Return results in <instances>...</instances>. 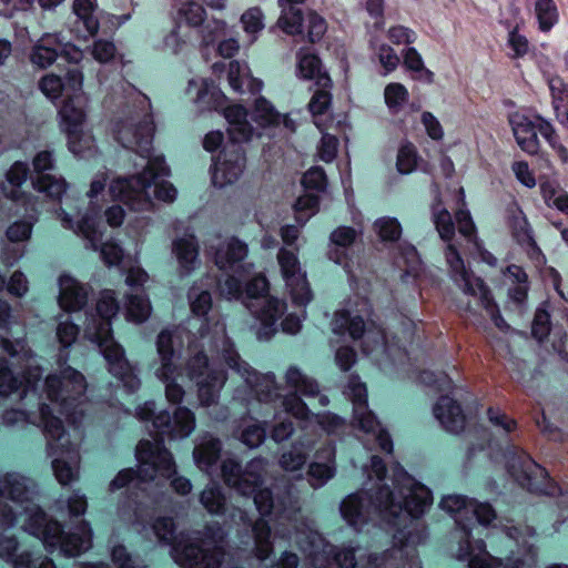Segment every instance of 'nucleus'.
<instances>
[{"instance_id":"nucleus-1","label":"nucleus","mask_w":568,"mask_h":568,"mask_svg":"<svg viewBox=\"0 0 568 568\" xmlns=\"http://www.w3.org/2000/svg\"><path fill=\"white\" fill-rule=\"evenodd\" d=\"M0 395L21 389V399L26 405H37V410L10 409L3 414L8 426L32 424L43 428L47 439V453L52 457V469L57 480L65 486L79 478L80 454L78 445L70 440L60 417L53 409L65 416L72 424H78L84 414V376L68 366L50 374L44 381L45 398L53 406L43 402L38 393L42 371L34 355L23 339L0 341Z\"/></svg>"},{"instance_id":"nucleus-2","label":"nucleus","mask_w":568,"mask_h":568,"mask_svg":"<svg viewBox=\"0 0 568 568\" xmlns=\"http://www.w3.org/2000/svg\"><path fill=\"white\" fill-rule=\"evenodd\" d=\"M267 462L264 458H254L242 469L241 464L234 458H226L221 465V475L224 483L243 496H253L254 504L261 518L252 525L254 538V555L260 560L267 559L273 552L271 542L270 523L265 516H274L277 526L290 525L295 530L296 544L311 559L315 568H355L357 547L343 546L336 548L324 540L308 524L300 520V504L291 491L283 498H273L268 489H261L263 475L266 471ZM276 536L292 538L290 529L276 527Z\"/></svg>"},{"instance_id":"nucleus-3","label":"nucleus","mask_w":568,"mask_h":568,"mask_svg":"<svg viewBox=\"0 0 568 568\" xmlns=\"http://www.w3.org/2000/svg\"><path fill=\"white\" fill-rule=\"evenodd\" d=\"M395 489L396 494L385 485L378 486L374 496L362 490L341 503L343 519L357 531L374 516L394 527L403 525L394 534V547L381 555L371 554L365 568H422L416 546L425 539V534L414 519L432 505V493L403 468L396 474Z\"/></svg>"},{"instance_id":"nucleus-4","label":"nucleus","mask_w":568,"mask_h":568,"mask_svg":"<svg viewBox=\"0 0 568 568\" xmlns=\"http://www.w3.org/2000/svg\"><path fill=\"white\" fill-rule=\"evenodd\" d=\"M440 507L455 519L458 548L457 560L466 562L467 568H535L537 550L535 548V529L530 526H494L488 534L491 549L500 555L491 556L481 539H473V530L486 526L495 519V510L487 503H479L463 495H448L440 501Z\"/></svg>"},{"instance_id":"nucleus-5","label":"nucleus","mask_w":568,"mask_h":568,"mask_svg":"<svg viewBox=\"0 0 568 568\" xmlns=\"http://www.w3.org/2000/svg\"><path fill=\"white\" fill-rule=\"evenodd\" d=\"M153 131V120L148 112L132 114L115 125L116 140L145 161L141 164L142 172L115 179L110 184L112 197L134 211L151 210L154 200L171 203L178 195L174 185L163 180L170 172L164 158L152 155Z\"/></svg>"},{"instance_id":"nucleus-6","label":"nucleus","mask_w":568,"mask_h":568,"mask_svg":"<svg viewBox=\"0 0 568 568\" xmlns=\"http://www.w3.org/2000/svg\"><path fill=\"white\" fill-rule=\"evenodd\" d=\"M36 484L17 473L0 477V526L12 527L23 518L22 528L39 538L50 552L59 550L75 557L92 546V529L82 520L74 531L64 532L60 524L49 520L33 501Z\"/></svg>"},{"instance_id":"nucleus-7","label":"nucleus","mask_w":568,"mask_h":568,"mask_svg":"<svg viewBox=\"0 0 568 568\" xmlns=\"http://www.w3.org/2000/svg\"><path fill=\"white\" fill-rule=\"evenodd\" d=\"M247 253V245L237 237H227L219 243L214 261L220 270L226 272L224 278L219 281V290L227 300H242L261 323L258 339H268L277 331V321L284 314L286 304L267 294L268 281L262 274L254 276L243 290L242 282L252 267V264L244 262Z\"/></svg>"},{"instance_id":"nucleus-8","label":"nucleus","mask_w":568,"mask_h":568,"mask_svg":"<svg viewBox=\"0 0 568 568\" xmlns=\"http://www.w3.org/2000/svg\"><path fill=\"white\" fill-rule=\"evenodd\" d=\"M155 403L150 400L136 408V416L141 420H151L155 434L154 440L142 439L135 450L138 470L126 468L116 475L110 483V491L128 486H139L154 480L156 473L169 476L174 470V460L171 453L164 448V437L182 439L191 435L195 428V416L186 407H178L173 415L168 410L154 413Z\"/></svg>"},{"instance_id":"nucleus-9","label":"nucleus","mask_w":568,"mask_h":568,"mask_svg":"<svg viewBox=\"0 0 568 568\" xmlns=\"http://www.w3.org/2000/svg\"><path fill=\"white\" fill-rule=\"evenodd\" d=\"M432 219L440 239L447 243L445 248V257L449 266L453 281L462 288L466 295L474 297L477 303L485 308L491 321L499 329H508L509 325L500 315L499 310L491 297L489 288L485 285L481 278L475 276L471 272L466 270L457 245L453 242L455 236V223L450 213L446 210L440 201H437L432 206Z\"/></svg>"},{"instance_id":"nucleus-10","label":"nucleus","mask_w":568,"mask_h":568,"mask_svg":"<svg viewBox=\"0 0 568 568\" xmlns=\"http://www.w3.org/2000/svg\"><path fill=\"white\" fill-rule=\"evenodd\" d=\"M119 311V303L112 290L101 292L97 303V317H92L85 328V336L99 346L105 358L109 372L122 382L128 392L139 389L141 382L124 355L123 347L112 337L111 320Z\"/></svg>"},{"instance_id":"nucleus-11","label":"nucleus","mask_w":568,"mask_h":568,"mask_svg":"<svg viewBox=\"0 0 568 568\" xmlns=\"http://www.w3.org/2000/svg\"><path fill=\"white\" fill-rule=\"evenodd\" d=\"M227 132L233 143L223 149L214 162L212 182L217 187L235 183L244 172L246 159L241 142L251 140L260 132L247 121V112L242 105H230L224 110Z\"/></svg>"},{"instance_id":"nucleus-12","label":"nucleus","mask_w":568,"mask_h":568,"mask_svg":"<svg viewBox=\"0 0 568 568\" xmlns=\"http://www.w3.org/2000/svg\"><path fill=\"white\" fill-rule=\"evenodd\" d=\"M217 358L243 379L256 400L273 403L280 398V386L275 382V375L258 374L241 358L234 344L225 335L220 341Z\"/></svg>"},{"instance_id":"nucleus-13","label":"nucleus","mask_w":568,"mask_h":568,"mask_svg":"<svg viewBox=\"0 0 568 568\" xmlns=\"http://www.w3.org/2000/svg\"><path fill=\"white\" fill-rule=\"evenodd\" d=\"M345 394L353 404V422L358 429H361L367 438L364 439V445L368 449L374 447L381 448L383 452L392 453L393 442L389 434L382 428L375 415L367 407V390L357 376L349 378Z\"/></svg>"},{"instance_id":"nucleus-14","label":"nucleus","mask_w":568,"mask_h":568,"mask_svg":"<svg viewBox=\"0 0 568 568\" xmlns=\"http://www.w3.org/2000/svg\"><path fill=\"white\" fill-rule=\"evenodd\" d=\"M371 310L366 301H362V308L358 311H337L332 321V331L336 335H348L356 341L362 338V349L368 354L378 348H385L384 331L373 322L367 323L364 316H369Z\"/></svg>"},{"instance_id":"nucleus-15","label":"nucleus","mask_w":568,"mask_h":568,"mask_svg":"<svg viewBox=\"0 0 568 568\" xmlns=\"http://www.w3.org/2000/svg\"><path fill=\"white\" fill-rule=\"evenodd\" d=\"M174 332L163 329L156 339V352L160 366L155 369L156 378L164 384L165 397L171 404H180L185 395L184 388L178 382L182 377V371L174 363Z\"/></svg>"},{"instance_id":"nucleus-16","label":"nucleus","mask_w":568,"mask_h":568,"mask_svg":"<svg viewBox=\"0 0 568 568\" xmlns=\"http://www.w3.org/2000/svg\"><path fill=\"white\" fill-rule=\"evenodd\" d=\"M507 470L521 487L529 491L554 496L559 490L550 481L547 470L523 450H514L508 456Z\"/></svg>"},{"instance_id":"nucleus-17","label":"nucleus","mask_w":568,"mask_h":568,"mask_svg":"<svg viewBox=\"0 0 568 568\" xmlns=\"http://www.w3.org/2000/svg\"><path fill=\"white\" fill-rule=\"evenodd\" d=\"M186 371L189 378L196 383L201 405L211 406L215 404L226 381L225 373L211 367L207 357L203 353H197L190 358Z\"/></svg>"},{"instance_id":"nucleus-18","label":"nucleus","mask_w":568,"mask_h":568,"mask_svg":"<svg viewBox=\"0 0 568 568\" xmlns=\"http://www.w3.org/2000/svg\"><path fill=\"white\" fill-rule=\"evenodd\" d=\"M74 202H78V200L68 197L64 202L65 206H60L57 210L58 219L64 229L81 235L88 241L90 247L97 250L102 240V230L97 221L98 210L92 206L82 214Z\"/></svg>"},{"instance_id":"nucleus-19","label":"nucleus","mask_w":568,"mask_h":568,"mask_svg":"<svg viewBox=\"0 0 568 568\" xmlns=\"http://www.w3.org/2000/svg\"><path fill=\"white\" fill-rule=\"evenodd\" d=\"M277 262L293 304L302 307L306 306L312 301L313 293L306 272L302 270L296 253L282 247L277 253Z\"/></svg>"},{"instance_id":"nucleus-20","label":"nucleus","mask_w":568,"mask_h":568,"mask_svg":"<svg viewBox=\"0 0 568 568\" xmlns=\"http://www.w3.org/2000/svg\"><path fill=\"white\" fill-rule=\"evenodd\" d=\"M87 99L83 94H73L64 100L59 110L60 125L68 136V148L72 153H79V141L84 140L87 145L92 142V135L83 130L85 122Z\"/></svg>"},{"instance_id":"nucleus-21","label":"nucleus","mask_w":568,"mask_h":568,"mask_svg":"<svg viewBox=\"0 0 568 568\" xmlns=\"http://www.w3.org/2000/svg\"><path fill=\"white\" fill-rule=\"evenodd\" d=\"M54 163L55 159L52 151H39L32 160L36 176L32 178L31 182L36 191L45 194L52 200H60L67 191L68 183L62 176L47 173V171H51L54 168Z\"/></svg>"},{"instance_id":"nucleus-22","label":"nucleus","mask_w":568,"mask_h":568,"mask_svg":"<svg viewBox=\"0 0 568 568\" xmlns=\"http://www.w3.org/2000/svg\"><path fill=\"white\" fill-rule=\"evenodd\" d=\"M282 406L286 413L293 415L296 419L307 423L315 418L316 423L327 434H338L344 429L345 420L337 415L331 413L313 415L306 404L296 395L290 394L281 400Z\"/></svg>"},{"instance_id":"nucleus-23","label":"nucleus","mask_w":568,"mask_h":568,"mask_svg":"<svg viewBox=\"0 0 568 568\" xmlns=\"http://www.w3.org/2000/svg\"><path fill=\"white\" fill-rule=\"evenodd\" d=\"M335 447L327 444L316 452L315 462L308 466V483L315 489L321 488L335 476Z\"/></svg>"},{"instance_id":"nucleus-24","label":"nucleus","mask_w":568,"mask_h":568,"mask_svg":"<svg viewBox=\"0 0 568 568\" xmlns=\"http://www.w3.org/2000/svg\"><path fill=\"white\" fill-rule=\"evenodd\" d=\"M222 450L221 442L213 437L211 434H204L200 437L193 449V458L196 467L213 476L217 471V460L220 459Z\"/></svg>"},{"instance_id":"nucleus-25","label":"nucleus","mask_w":568,"mask_h":568,"mask_svg":"<svg viewBox=\"0 0 568 568\" xmlns=\"http://www.w3.org/2000/svg\"><path fill=\"white\" fill-rule=\"evenodd\" d=\"M433 414L448 433L458 434L465 427V415L460 405L449 396H442L433 407Z\"/></svg>"},{"instance_id":"nucleus-26","label":"nucleus","mask_w":568,"mask_h":568,"mask_svg":"<svg viewBox=\"0 0 568 568\" xmlns=\"http://www.w3.org/2000/svg\"><path fill=\"white\" fill-rule=\"evenodd\" d=\"M509 123L517 144L528 154H536L539 150L535 123L521 112H515L509 116Z\"/></svg>"},{"instance_id":"nucleus-27","label":"nucleus","mask_w":568,"mask_h":568,"mask_svg":"<svg viewBox=\"0 0 568 568\" xmlns=\"http://www.w3.org/2000/svg\"><path fill=\"white\" fill-rule=\"evenodd\" d=\"M172 251L179 263L181 275H189L199 264V244L192 233H184L172 243Z\"/></svg>"},{"instance_id":"nucleus-28","label":"nucleus","mask_w":568,"mask_h":568,"mask_svg":"<svg viewBox=\"0 0 568 568\" xmlns=\"http://www.w3.org/2000/svg\"><path fill=\"white\" fill-rule=\"evenodd\" d=\"M59 305L68 312L80 311L88 301V291L75 278L62 275L59 278Z\"/></svg>"},{"instance_id":"nucleus-29","label":"nucleus","mask_w":568,"mask_h":568,"mask_svg":"<svg viewBox=\"0 0 568 568\" xmlns=\"http://www.w3.org/2000/svg\"><path fill=\"white\" fill-rule=\"evenodd\" d=\"M61 39L57 33L43 34L33 45L30 60L39 68L50 67L58 58Z\"/></svg>"},{"instance_id":"nucleus-30","label":"nucleus","mask_w":568,"mask_h":568,"mask_svg":"<svg viewBox=\"0 0 568 568\" xmlns=\"http://www.w3.org/2000/svg\"><path fill=\"white\" fill-rule=\"evenodd\" d=\"M17 547L18 542L13 537L0 535V558L12 561L13 568H31V566H34V568H55L54 562L49 558H43L37 567L30 552H22L14 557Z\"/></svg>"},{"instance_id":"nucleus-31","label":"nucleus","mask_w":568,"mask_h":568,"mask_svg":"<svg viewBox=\"0 0 568 568\" xmlns=\"http://www.w3.org/2000/svg\"><path fill=\"white\" fill-rule=\"evenodd\" d=\"M227 79L232 89L240 93L246 90L252 93H257L263 88V82L252 77L250 68L245 62H230Z\"/></svg>"},{"instance_id":"nucleus-32","label":"nucleus","mask_w":568,"mask_h":568,"mask_svg":"<svg viewBox=\"0 0 568 568\" xmlns=\"http://www.w3.org/2000/svg\"><path fill=\"white\" fill-rule=\"evenodd\" d=\"M196 90L195 102L202 110L217 109L222 105L224 94L215 85L214 81L209 79L191 80L189 91Z\"/></svg>"},{"instance_id":"nucleus-33","label":"nucleus","mask_w":568,"mask_h":568,"mask_svg":"<svg viewBox=\"0 0 568 568\" xmlns=\"http://www.w3.org/2000/svg\"><path fill=\"white\" fill-rule=\"evenodd\" d=\"M286 385L307 397L318 396L321 406H327L329 399L320 395L318 384L307 375L303 374L296 366H291L285 374Z\"/></svg>"},{"instance_id":"nucleus-34","label":"nucleus","mask_w":568,"mask_h":568,"mask_svg":"<svg viewBox=\"0 0 568 568\" xmlns=\"http://www.w3.org/2000/svg\"><path fill=\"white\" fill-rule=\"evenodd\" d=\"M298 75L306 80H315L317 87L329 88L331 78L321 69L320 59L312 53L300 51L297 53Z\"/></svg>"},{"instance_id":"nucleus-35","label":"nucleus","mask_w":568,"mask_h":568,"mask_svg":"<svg viewBox=\"0 0 568 568\" xmlns=\"http://www.w3.org/2000/svg\"><path fill=\"white\" fill-rule=\"evenodd\" d=\"M253 120L261 128L277 126L282 123L291 131L294 130L293 121L287 115L277 112L263 97L257 98L255 101Z\"/></svg>"},{"instance_id":"nucleus-36","label":"nucleus","mask_w":568,"mask_h":568,"mask_svg":"<svg viewBox=\"0 0 568 568\" xmlns=\"http://www.w3.org/2000/svg\"><path fill=\"white\" fill-rule=\"evenodd\" d=\"M357 231L349 226H339L331 234L332 247L328 251V258L336 264L346 266V250L355 242Z\"/></svg>"},{"instance_id":"nucleus-37","label":"nucleus","mask_w":568,"mask_h":568,"mask_svg":"<svg viewBox=\"0 0 568 568\" xmlns=\"http://www.w3.org/2000/svg\"><path fill=\"white\" fill-rule=\"evenodd\" d=\"M504 276L506 283L509 285V298L518 305H523L527 300L529 290L527 273L521 266L511 264L504 271Z\"/></svg>"},{"instance_id":"nucleus-38","label":"nucleus","mask_w":568,"mask_h":568,"mask_svg":"<svg viewBox=\"0 0 568 568\" xmlns=\"http://www.w3.org/2000/svg\"><path fill=\"white\" fill-rule=\"evenodd\" d=\"M95 4L92 0H74L73 2V12L77 16L75 28L80 31V27L85 29V34L82 37L84 39L89 37H93L98 33L99 30V21L94 17Z\"/></svg>"},{"instance_id":"nucleus-39","label":"nucleus","mask_w":568,"mask_h":568,"mask_svg":"<svg viewBox=\"0 0 568 568\" xmlns=\"http://www.w3.org/2000/svg\"><path fill=\"white\" fill-rule=\"evenodd\" d=\"M28 176V164L21 161L14 162L7 172V184L2 185V191L6 196L13 201L20 200L22 195L20 187L27 181Z\"/></svg>"},{"instance_id":"nucleus-40","label":"nucleus","mask_w":568,"mask_h":568,"mask_svg":"<svg viewBox=\"0 0 568 568\" xmlns=\"http://www.w3.org/2000/svg\"><path fill=\"white\" fill-rule=\"evenodd\" d=\"M312 443L297 442L292 448L284 453L280 458V465L285 471H300L307 459V452L311 449Z\"/></svg>"},{"instance_id":"nucleus-41","label":"nucleus","mask_w":568,"mask_h":568,"mask_svg":"<svg viewBox=\"0 0 568 568\" xmlns=\"http://www.w3.org/2000/svg\"><path fill=\"white\" fill-rule=\"evenodd\" d=\"M538 28L542 32H549L559 20V13L554 0H537L534 7Z\"/></svg>"},{"instance_id":"nucleus-42","label":"nucleus","mask_w":568,"mask_h":568,"mask_svg":"<svg viewBox=\"0 0 568 568\" xmlns=\"http://www.w3.org/2000/svg\"><path fill=\"white\" fill-rule=\"evenodd\" d=\"M281 16L277 20V27L286 34H300L302 32L303 16L300 8L296 6H287L281 2Z\"/></svg>"},{"instance_id":"nucleus-43","label":"nucleus","mask_w":568,"mask_h":568,"mask_svg":"<svg viewBox=\"0 0 568 568\" xmlns=\"http://www.w3.org/2000/svg\"><path fill=\"white\" fill-rule=\"evenodd\" d=\"M240 21L248 39V44L254 43L265 27L263 11L258 7H252L243 12Z\"/></svg>"},{"instance_id":"nucleus-44","label":"nucleus","mask_w":568,"mask_h":568,"mask_svg":"<svg viewBox=\"0 0 568 568\" xmlns=\"http://www.w3.org/2000/svg\"><path fill=\"white\" fill-rule=\"evenodd\" d=\"M126 318L134 323H142L151 315V304L149 298L142 294H131L126 301Z\"/></svg>"},{"instance_id":"nucleus-45","label":"nucleus","mask_w":568,"mask_h":568,"mask_svg":"<svg viewBox=\"0 0 568 568\" xmlns=\"http://www.w3.org/2000/svg\"><path fill=\"white\" fill-rule=\"evenodd\" d=\"M200 503L212 515H220L224 511L225 497L217 483L209 484L200 495Z\"/></svg>"},{"instance_id":"nucleus-46","label":"nucleus","mask_w":568,"mask_h":568,"mask_svg":"<svg viewBox=\"0 0 568 568\" xmlns=\"http://www.w3.org/2000/svg\"><path fill=\"white\" fill-rule=\"evenodd\" d=\"M206 18V11L202 4L195 1L183 2L178 9L176 21L185 22L189 27L197 28L202 26Z\"/></svg>"},{"instance_id":"nucleus-47","label":"nucleus","mask_w":568,"mask_h":568,"mask_svg":"<svg viewBox=\"0 0 568 568\" xmlns=\"http://www.w3.org/2000/svg\"><path fill=\"white\" fill-rule=\"evenodd\" d=\"M548 84L555 115L561 119V115L568 112V84L558 77L551 78Z\"/></svg>"},{"instance_id":"nucleus-48","label":"nucleus","mask_w":568,"mask_h":568,"mask_svg":"<svg viewBox=\"0 0 568 568\" xmlns=\"http://www.w3.org/2000/svg\"><path fill=\"white\" fill-rule=\"evenodd\" d=\"M404 67L414 73V79L423 81L425 83H432L434 81V73L425 68L424 61L420 54L415 48H407L404 51Z\"/></svg>"},{"instance_id":"nucleus-49","label":"nucleus","mask_w":568,"mask_h":568,"mask_svg":"<svg viewBox=\"0 0 568 568\" xmlns=\"http://www.w3.org/2000/svg\"><path fill=\"white\" fill-rule=\"evenodd\" d=\"M385 103L392 114H397L409 99L407 89L397 82L389 83L384 90Z\"/></svg>"},{"instance_id":"nucleus-50","label":"nucleus","mask_w":568,"mask_h":568,"mask_svg":"<svg viewBox=\"0 0 568 568\" xmlns=\"http://www.w3.org/2000/svg\"><path fill=\"white\" fill-rule=\"evenodd\" d=\"M37 221V214H30L26 220L13 222L7 229V239L12 243L28 241L32 234V229Z\"/></svg>"},{"instance_id":"nucleus-51","label":"nucleus","mask_w":568,"mask_h":568,"mask_svg":"<svg viewBox=\"0 0 568 568\" xmlns=\"http://www.w3.org/2000/svg\"><path fill=\"white\" fill-rule=\"evenodd\" d=\"M510 226L514 237L520 245L536 246L529 223L521 211L513 215Z\"/></svg>"},{"instance_id":"nucleus-52","label":"nucleus","mask_w":568,"mask_h":568,"mask_svg":"<svg viewBox=\"0 0 568 568\" xmlns=\"http://www.w3.org/2000/svg\"><path fill=\"white\" fill-rule=\"evenodd\" d=\"M374 227L384 242L397 241L402 235V226L397 219L384 216L375 221Z\"/></svg>"},{"instance_id":"nucleus-53","label":"nucleus","mask_w":568,"mask_h":568,"mask_svg":"<svg viewBox=\"0 0 568 568\" xmlns=\"http://www.w3.org/2000/svg\"><path fill=\"white\" fill-rule=\"evenodd\" d=\"M189 300L192 312L197 316H204L211 310L212 297L209 291L194 285L189 291Z\"/></svg>"},{"instance_id":"nucleus-54","label":"nucleus","mask_w":568,"mask_h":568,"mask_svg":"<svg viewBox=\"0 0 568 568\" xmlns=\"http://www.w3.org/2000/svg\"><path fill=\"white\" fill-rule=\"evenodd\" d=\"M318 207V196L312 193H306L300 196L294 205L296 220L298 223L304 224L308 219L314 215Z\"/></svg>"},{"instance_id":"nucleus-55","label":"nucleus","mask_w":568,"mask_h":568,"mask_svg":"<svg viewBox=\"0 0 568 568\" xmlns=\"http://www.w3.org/2000/svg\"><path fill=\"white\" fill-rule=\"evenodd\" d=\"M417 165L416 148L412 143H405L400 146L397 154L396 166L400 174L412 173Z\"/></svg>"},{"instance_id":"nucleus-56","label":"nucleus","mask_w":568,"mask_h":568,"mask_svg":"<svg viewBox=\"0 0 568 568\" xmlns=\"http://www.w3.org/2000/svg\"><path fill=\"white\" fill-rule=\"evenodd\" d=\"M189 34L183 33L181 31V26L179 22H175L174 28L171 32L164 38L163 47L165 50L170 51L173 54H179L184 51L189 43Z\"/></svg>"},{"instance_id":"nucleus-57","label":"nucleus","mask_w":568,"mask_h":568,"mask_svg":"<svg viewBox=\"0 0 568 568\" xmlns=\"http://www.w3.org/2000/svg\"><path fill=\"white\" fill-rule=\"evenodd\" d=\"M79 335V327L69 321V316L60 320L57 327V336L63 347H69Z\"/></svg>"},{"instance_id":"nucleus-58","label":"nucleus","mask_w":568,"mask_h":568,"mask_svg":"<svg viewBox=\"0 0 568 568\" xmlns=\"http://www.w3.org/2000/svg\"><path fill=\"white\" fill-rule=\"evenodd\" d=\"M542 195L546 204L550 207H556L564 214L568 215V193L565 191H557L551 187H542Z\"/></svg>"},{"instance_id":"nucleus-59","label":"nucleus","mask_w":568,"mask_h":568,"mask_svg":"<svg viewBox=\"0 0 568 568\" xmlns=\"http://www.w3.org/2000/svg\"><path fill=\"white\" fill-rule=\"evenodd\" d=\"M302 184L310 191H323L326 186V175L322 168H311L302 179Z\"/></svg>"},{"instance_id":"nucleus-60","label":"nucleus","mask_w":568,"mask_h":568,"mask_svg":"<svg viewBox=\"0 0 568 568\" xmlns=\"http://www.w3.org/2000/svg\"><path fill=\"white\" fill-rule=\"evenodd\" d=\"M265 428L258 424L246 426L240 436L241 442L250 448L258 447L265 439Z\"/></svg>"},{"instance_id":"nucleus-61","label":"nucleus","mask_w":568,"mask_h":568,"mask_svg":"<svg viewBox=\"0 0 568 568\" xmlns=\"http://www.w3.org/2000/svg\"><path fill=\"white\" fill-rule=\"evenodd\" d=\"M307 21V37L311 42H317L326 32V22L314 11H310L306 16Z\"/></svg>"},{"instance_id":"nucleus-62","label":"nucleus","mask_w":568,"mask_h":568,"mask_svg":"<svg viewBox=\"0 0 568 568\" xmlns=\"http://www.w3.org/2000/svg\"><path fill=\"white\" fill-rule=\"evenodd\" d=\"M64 84L61 78L54 74L44 75L39 82V88L42 93L50 100H55L60 97Z\"/></svg>"},{"instance_id":"nucleus-63","label":"nucleus","mask_w":568,"mask_h":568,"mask_svg":"<svg viewBox=\"0 0 568 568\" xmlns=\"http://www.w3.org/2000/svg\"><path fill=\"white\" fill-rule=\"evenodd\" d=\"M116 48L113 42L106 40L94 41L91 54L100 63H106L115 57Z\"/></svg>"},{"instance_id":"nucleus-64","label":"nucleus","mask_w":568,"mask_h":568,"mask_svg":"<svg viewBox=\"0 0 568 568\" xmlns=\"http://www.w3.org/2000/svg\"><path fill=\"white\" fill-rule=\"evenodd\" d=\"M458 232L466 241L473 242L476 239L475 224L468 211L459 210L455 214Z\"/></svg>"}]
</instances>
